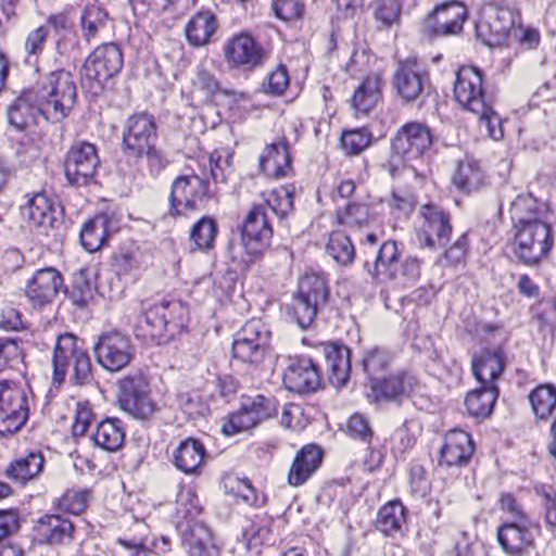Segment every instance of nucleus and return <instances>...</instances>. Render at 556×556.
<instances>
[{"instance_id": "338daca9", "label": "nucleus", "mask_w": 556, "mask_h": 556, "mask_svg": "<svg viewBox=\"0 0 556 556\" xmlns=\"http://www.w3.org/2000/svg\"><path fill=\"white\" fill-rule=\"evenodd\" d=\"M409 485L413 494L426 496L430 490L426 469L421 465H413L409 470Z\"/></svg>"}, {"instance_id": "a18cd8bd", "label": "nucleus", "mask_w": 556, "mask_h": 556, "mask_svg": "<svg viewBox=\"0 0 556 556\" xmlns=\"http://www.w3.org/2000/svg\"><path fill=\"white\" fill-rule=\"evenodd\" d=\"M218 233V225L214 218L203 216L190 230V242L194 249L208 252L214 249L215 240Z\"/></svg>"}, {"instance_id": "09e8293b", "label": "nucleus", "mask_w": 556, "mask_h": 556, "mask_svg": "<svg viewBox=\"0 0 556 556\" xmlns=\"http://www.w3.org/2000/svg\"><path fill=\"white\" fill-rule=\"evenodd\" d=\"M326 250L341 265L351 264L355 256V248L351 239L340 231L331 233Z\"/></svg>"}, {"instance_id": "72a5a7b5", "label": "nucleus", "mask_w": 556, "mask_h": 556, "mask_svg": "<svg viewBox=\"0 0 556 556\" xmlns=\"http://www.w3.org/2000/svg\"><path fill=\"white\" fill-rule=\"evenodd\" d=\"M205 456L204 445L195 439L182 441L174 453V464L177 469L187 473H199Z\"/></svg>"}, {"instance_id": "0e129e2a", "label": "nucleus", "mask_w": 556, "mask_h": 556, "mask_svg": "<svg viewBox=\"0 0 556 556\" xmlns=\"http://www.w3.org/2000/svg\"><path fill=\"white\" fill-rule=\"evenodd\" d=\"M94 418V414L92 412L91 405L89 402H78L76 404L74 424L72 427V433L74 437H83L87 432L90 427L92 420Z\"/></svg>"}, {"instance_id": "603ef678", "label": "nucleus", "mask_w": 556, "mask_h": 556, "mask_svg": "<svg viewBox=\"0 0 556 556\" xmlns=\"http://www.w3.org/2000/svg\"><path fill=\"white\" fill-rule=\"evenodd\" d=\"M337 219L340 225L362 228L369 222V207L366 203L349 202L344 210H338Z\"/></svg>"}, {"instance_id": "4c0bfd02", "label": "nucleus", "mask_w": 556, "mask_h": 556, "mask_svg": "<svg viewBox=\"0 0 556 556\" xmlns=\"http://www.w3.org/2000/svg\"><path fill=\"white\" fill-rule=\"evenodd\" d=\"M37 531L48 544L58 545L72 540L74 526L59 515H47L39 519Z\"/></svg>"}, {"instance_id": "774afa93", "label": "nucleus", "mask_w": 556, "mask_h": 556, "mask_svg": "<svg viewBox=\"0 0 556 556\" xmlns=\"http://www.w3.org/2000/svg\"><path fill=\"white\" fill-rule=\"evenodd\" d=\"M536 492L542 496L547 526L556 528V493L552 488L544 485L540 489L538 488Z\"/></svg>"}, {"instance_id": "4468645a", "label": "nucleus", "mask_w": 556, "mask_h": 556, "mask_svg": "<svg viewBox=\"0 0 556 556\" xmlns=\"http://www.w3.org/2000/svg\"><path fill=\"white\" fill-rule=\"evenodd\" d=\"M269 330L260 319H251L236 333L232 355L243 363L260 364L269 342Z\"/></svg>"}, {"instance_id": "4d7b16f0", "label": "nucleus", "mask_w": 556, "mask_h": 556, "mask_svg": "<svg viewBox=\"0 0 556 556\" xmlns=\"http://www.w3.org/2000/svg\"><path fill=\"white\" fill-rule=\"evenodd\" d=\"M94 294V287L89 280L87 271L80 270L75 275L70 299L76 306L85 307Z\"/></svg>"}, {"instance_id": "a19ab883", "label": "nucleus", "mask_w": 556, "mask_h": 556, "mask_svg": "<svg viewBox=\"0 0 556 556\" xmlns=\"http://www.w3.org/2000/svg\"><path fill=\"white\" fill-rule=\"evenodd\" d=\"M453 184L459 191L469 194L483 186L484 174L476 161L465 160L458 163Z\"/></svg>"}, {"instance_id": "aec40b11", "label": "nucleus", "mask_w": 556, "mask_h": 556, "mask_svg": "<svg viewBox=\"0 0 556 556\" xmlns=\"http://www.w3.org/2000/svg\"><path fill=\"white\" fill-rule=\"evenodd\" d=\"M224 55L230 68L244 71L262 65L265 60L263 47L247 33L229 38L224 46Z\"/></svg>"}, {"instance_id": "39448f33", "label": "nucleus", "mask_w": 556, "mask_h": 556, "mask_svg": "<svg viewBox=\"0 0 556 556\" xmlns=\"http://www.w3.org/2000/svg\"><path fill=\"white\" fill-rule=\"evenodd\" d=\"M328 300L326 279L318 274H306L299 281L288 314L301 329H307L316 315L327 306Z\"/></svg>"}, {"instance_id": "f704fd0d", "label": "nucleus", "mask_w": 556, "mask_h": 556, "mask_svg": "<svg viewBox=\"0 0 556 556\" xmlns=\"http://www.w3.org/2000/svg\"><path fill=\"white\" fill-rule=\"evenodd\" d=\"M382 79L378 74L368 75L354 91L352 108L356 114H368L381 100Z\"/></svg>"}, {"instance_id": "e2e57ef3", "label": "nucleus", "mask_w": 556, "mask_h": 556, "mask_svg": "<svg viewBox=\"0 0 556 556\" xmlns=\"http://www.w3.org/2000/svg\"><path fill=\"white\" fill-rule=\"evenodd\" d=\"M288 86V71L283 65H279L274 71L267 74L261 87L265 93L280 96L283 93Z\"/></svg>"}, {"instance_id": "f257e3e1", "label": "nucleus", "mask_w": 556, "mask_h": 556, "mask_svg": "<svg viewBox=\"0 0 556 556\" xmlns=\"http://www.w3.org/2000/svg\"><path fill=\"white\" fill-rule=\"evenodd\" d=\"M76 98L73 76L63 70L51 72L23 90L9 105V123L18 130L36 125L39 117L59 123L73 110Z\"/></svg>"}, {"instance_id": "13d9d810", "label": "nucleus", "mask_w": 556, "mask_h": 556, "mask_svg": "<svg viewBox=\"0 0 556 556\" xmlns=\"http://www.w3.org/2000/svg\"><path fill=\"white\" fill-rule=\"evenodd\" d=\"M192 86L201 91L207 100L212 99L220 90L219 81L204 63L197 67Z\"/></svg>"}, {"instance_id": "4be33fe9", "label": "nucleus", "mask_w": 556, "mask_h": 556, "mask_svg": "<svg viewBox=\"0 0 556 556\" xmlns=\"http://www.w3.org/2000/svg\"><path fill=\"white\" fill-rule=\"evenodd\" d=\"M428 84V75L416 60L407 59L397 63L392 77V86L403 103H414L422 94Z\"/></svg>"}, {"instance_id": "423d86ee", "label": "nucleus", "mask_w": 556, "mask_h": 556, "mask_svg": "<svg viewBox=\"0 0 556 556\" xmlns=\"http://www.w3.org/2000/svg\"><path fill=\"white\" fill-rule=\"evenodd\" d=\"M211 197L205 178L195 174L179 176L172 184L168 214L177 217L187 216L190 212L203 211Z\"/></svg>"}, {"instance_id": "a878e982", "label": "nucleus", "mask_w": 556, "mask_h": 556, "mask_svg": "<svg viewBox=\"0 0 556 556\" xmlns=\"http://www.w3.org/2000/svg\"><path fill=\"white\" fill-rule=\"evenodd\" d=\"M119 228V219L114 213H101L86 222L80 231V242L88 252L98 251L106 238Z\"/></svg>"}, {"instance_id": "6ab92c4d", "label": "nucleus", "mask_w": 556, "mask_h": 556, "mask_svg": "<svg viewBox=\"0 0 556 556\" xmlns=\"http://www.w3.org/2000/svg\"><path fill=\"white\" fill-rule=\"evenodd\" d=\"M454 97L459 105L471 112H483L492 101L483 88L482 73L473 66H462L456 73Z\"/></svg>"}, {"instance_id": "f03ea898", "label": "nucleus", "mask_w": 556, "mask_h": 556, "mask_svg": "<svg viewBox=\"0 0 556 556\" xmlns=\"http://www.w3.org/2000/svg\"><path fill=\"white\" fill-rule=\"evenodd\" d=\"M514 225V256L526 265L538 264L554 244L546 212L531 194H519L509 207Z\"/></svg>"}, {"instance_id": "5701e85b", "label": "nucleus", "mask_w": 556, "mask_h": 556, "mask_svg": "<svg viewBox=\"0 0 556 556\" xmlns=\"http://www.w3.org/2000/svg\"><path fill=\"white\" fill-rule=\"evenodd\" d=\"M273 229L265 205H255L247 215L242 227V244L250 256H256L269 244Z\"/></svg>"}, {"instance_id": "c85d7f7f", "label": "nucleus", "mask_w": 556, "mask_h": 556, "mask_svg": "<svg viewBox=\"0 0 556 556\" xmlns=\"http://www.w3.org/2000/svg\"><path fill=\"white\" fill-rule=\"evenodd\" d=\"M504 369V353L501 348L481 350L472 358V372L481 386L495 384Z\"/></svg>"}, {"instance_id": "20e7f679", "label": "nucleus", "mask_w": 556, "mask_h": 556, "mask_svg": "<svg viewBox=\"0 0 556 556\" xmlns=\"http://www.w3.org/2000/svg\"><path fill=\"white\" fill-rule=\"evenodd\" d=\"M52 383L60 387L72 367L71 381L76 386H86L92 381V366L87 351L78 338L71 333L60 334L53 351Z\"/></svg>"}, {"instance_id": "2eb2a0df", "label": "nucleus", "mask_w": 556, "mask_h": 556, "mask_svg": "<svg viewBox=\"0 0 556 556\" xmlns=\"http://www.w3.org/2000/svg\"><path fill=\"white\" fill-rule=\"evenodd\" d=\"M422 218L417 239L422 248H443L450 240L452 225L450 214L440 205L427 203L419 208Z\"/></svg>"}, {"instance_id": "5fc2aeb1", "label": "nucleus", "mask_w": 556, "mask_h": 556, "mask_svg": "<svg viewBox=\"0 0 556 556\" xmlns=\"http://www.w3.org/2000/svg\"><path fill=\"white\" fill-rule=\"evenodd\" d=\"M372 136L366 128L343 131L341 146L348 154H359L371 143Z\"/></svg>"}, {"instance_id": "b1692460", "label": "nucleus", "mask_w": 556, "mask_h": 556, "mask_svg": "<svg viewBox=\"0 0 556 556\" xmlns=\"http://www.w3.org/2000/svg\"><path fill=\"white\" fill-rule=\"evenodd\" d=\"M63 277L54 267H45L35 271L26 281L25 296L34 307L51 304L63 289Z\"/></svg>"}, {"instance_id": "f8f14e48", "label": "nucleus", "mask_w": 556, "mask_h": 556, "mask_svg": "<svg viewBox=\"0 0 556 556\" xmlns=\"http://www.w3.org/2000/svg\"><path fill=\"white\" fill-rule=\"evenodd\" d=\"M29 416L25 391L13 382L0 381V433H15Z\"/></svg>"}, {"instance_id": "cd10ccee", "label": "nucleus", "mask_w": 556, "mask_h": 556, "mask_svg": "<svg viewBox=\"0 0 556 556\" xmlns=\"http://www.w3.org/2000/svg\"><path fill=\"white\" fill-rule=\"evenodd\" d=\"M260 168L270 178H282L289 175L292 166L286 139L266 146L260 157Z\"/></svg>"}, {"instance_id": "79ce46f5", "label": "nucleus", "mask_w": 556, "mask_h": 556, "mask_svg": "<svg viewBox=\"0 0 556 556\" xmlns=\"http://www.w3.org/2000/svg\"><path fill=\"white\" fill-rule=\"evenodd\" d=\"M497 396L498 389L495 384H480V388L467 394L465 405L470 415L486 417L492 413Z\"/></svg>"}, {"instance_id": "864d4df0", "label": "nucleus", "mask_w": 556, "mask_h": 556, "mask_svg": "<svg viewBox=\"0 0 556 556\" xmlns=\"http://www.w3.org/2000/svg\"><path fill=\"white\" fill-rule=\"evenodd\" d=\"M417 0H380L376 10V18L386 27L399 23L401 9H412Z\"/></svg>"}, {"instance_id": "dca6fc26", "label": "nucleus", "mask_w": 556, "mask_h": 556, "mask_svg": "<svg viewBox=\"0 0 556 556\" xmlns=\"http://www.w3.org/2000/svg\"><path fill=\"white\" fill-rule=\"evenodd\" d=\"M93 350L99 365L112 372L126 367L135 354V348L130 339L118 331H109L101 334Z\"/></svg>"}, {"instance_id": "69168bd1", "label": "nucleus", "mask_w": 556, "mask_h": 556, "mask_svg": "<svg viewBox=\"0 0 556 556\" xmlns=\"http://www.w3.org/2000/svg\"><path fill=\"white\" fill-rule=\"evenodd\" d=\"M273 11L282 21H294L302 16L304 3L302 0H275Z\"/></svg>"}, {"instance_id": "ddd939ff", "label": "nucleus", "mask_w": 556, "mask_h": 556, "mask_svg": "<svg viewBox=\"0 0 556 556\" xmlns=\"http://www.w3.org/2000/svg\"><path fill=\"white\" fill-rule=\"evenodd\" d=\"M540 533V525L532 519L505 521L497 528V541L508 556H527Z\"/></svg>"}, {"instance_id": "3c124183", "label": "nucleus", "mask_w": 556, "mask_h": 556, "mask_svg": "<svg viewBox=\"0 0 556 556\" xmlns=\"http://www.w3.org/2000/svg\"><path fill=\"white\" fill-rule=\"evenodd\" d=\"M242 407L256 417L257 424L270 418L277 413V404L274 397L256 394L242 397Z\"/></svg>"}, {"instance_id": "58836bf2", "label": "nucleus", "mask_w": 556, "mask_h": 556, "mask_svg": "<svg viewBox=\"0 0 556 556\" xmlns=\"http://www.w3.org/2000/svg\"><path fill=\"white\" fill-rule=\"evenodd\" d=\"M401 252L395 241H386L379 249L371 275L380 280H393L400 271Z\"/></svg>"}, {"instance_id": "052dcab7", "label": "nucleus", "mask_w": 556, "mask_h": 556, "mask_svg": "<svg viewBox=\"0 0 556 556\" xmlns=\"http://www.w3.org/2000/svg\"><path fill=\"white\" fill-rule=\"evenodd\" d=\"M481 126H485L490 138L495 141L503 139L504 129L501 116L494 111L492 101L485 104L483 112H475Z\"/></svg>"}, {"instance_id": "9b49d317", "label": "nucleus", "mask_w": 556, "mask_h": 556, "mask_svg": "<svg viewBox=\"0 0 556 556\" xmlns=\"http://www.w3.org/2000/svg\"><path fill=\"white\" fill-rule=\"evenodd\" d=\"M184 306L180 302L162 301L146 309L139 317L138 328L143 331L144 337L160 339L166 332L173 334L175 330L182 327Z\"/></svg>"}, {"instance_id": "c03bdc74", "label": "nucleus", "mask_w": 556, "mask_h": 556, "mask_svg": "<svg viewBox=\"0 0 556 556\" xmlns=\"http://www.w3.org/2000/svg\"><path fill=\"white\" fill-rule=\"evenodd\" d=\"M406 523L405 507L400 502L383 505L377 519V529L383 534L393 536L403 532Z\"/></svg>"}, {"instance_id": "de8ad7c7", "label": "nucleus", "mask_w": 556, "mask_h": 556, "mask_svg": "<svg viewBox=\"0 0 556 556\" xmlns=\"http://www.w3.org/2000/svg\"><path fill=\"white\" fill-rule=\"evenodd\" d=\"M294 186L289 185L271 191L266 203V211L269 208L279 219H283L293 212Z\"/></svg>"}, {"instance_id": "393cba45", "label": "nucleus", "mask_w": 556, "mask_h": 556, "mask_svg": "<svg viewBox=\"0 0 556 556\" xmlns=\"http://www.w3.org/2000/svg\"><path fill=\"white\" fill-rule=\"evenodd\" d=\"M473 448L469 433L459 429L450 430L440 450L439 465L446 468L465 466L469 463Z\"/></svg>"}, {"instance_id": "c9c22d12", "label": "nucleus", "mask_w": 556, "mask_h": 556, "mask_svg": "<svg viewBox=\"0 0 556 556\" xmlns=\"http://www.w3.org/2000/svg\"><path fill=\"white\" fill-rule=\"evenodd\" d=\"M45 458L41 452L31 451L17 457L5 469V475L20 484L37 478L43 469Z\"/></svg>"}, {"instance_id": "ea45409f", "label": "nucleus", "mask_w": 556, "mask_h": 556, "mask_svg": "<svg viewBox=\"0 0 556 556\" xmlns=\"http://www.w3.org/2000/svg\"><path fill=\"white\" fill-rule=\"evenodd\" d=\"M22 215L34 227L52 226L54 208L51 200L43 192L33 194L22 207Z\"/></svg>"}, {"instance_id": "9d476101", "label": "nucleus", "mask_w": 556, "mask_h": 556, "mask_svg": "<svg viewBox=\"0 0 556 556\" xmlns=\"http://www.w3.org/2000/svg\"><path fill=\"white\" fill-rule=\"evenodd\" d=\"M517 14L501 3L483 5L480 18L476 23L477 36L488 46H501L505 42L516 23Z\"/></svg>"}, {"instance_id": "bf43d9fd", "label": "nucleus", "mask_w": 556, "mask_h": 556, "mask_svg": "<svg viewBox=\"0 0 556 556\" xmlns=\"http://www.w3.org/2000/svg\"><path fill=\"white\" fill-rule=\"evenodd\" d=\"M256 425V417L241 406L239 412L233 413L224 421L222 430L225 435L229 437L242 431H248Z\"/></svg>"}, {"instance_id": "680f3d73", "label": "nucleus", "mask_w": 556, "mask_h": 556, "mask_svg": "<svg viewBox=\"0 0 556 556\" xmlns=\"http://www.w3.org/2000/svg\"><path fill=\"white\" fill-rule=\"evenodd\" d=\"M231 153L227 150H214L210 155V168L212 179L218 182H226L231 163Z\"/></svg>"}, {"instance_id": "f3484780", "label": "nucleus", "mask_w": 556, "mask_h": 556, "mask_svg": "<svg viewBox=\"0 0 556 556\" xmlns=\"http://www.w3.org/2000/svg\"><path fill=\"white\" fill-rule=\"evenodd\" d=\"M282 381L286 389L291 392L312 393L321 386L320 369L311 357L288 356L285 358Z\"/></svg>"}, {"instance_id": "bb28decb", "label": "nucleus", "mask_w": 556, "mask_h": 556, "mask_svg": "<svg viewBox=\"0 0 556 556\" xmlns=\"http://www.w3.org/2000/svg\"><path fill=\"white\" fill-rule=\"evenodd\" d=\"M323 462V451L317 445L307 444L295 455L288 472L287 481L291 486H300L311 479Z\"/></svg>"}, {"instance_id": "7ed1b4c3", "label": "nucleus", "mask_w": 556, "mask_h": 556, "mask_svg": "<svg viewBox=\"0 0 556 556\" xmlns=\"http://www.w3.org/2000/svg\"><path fill=\"white\" fill-rule=\"evenodd\" d=\"M157 127L152 115L137 113L129 116L123 134V152L129 159L146 157L151 173L159 174L167 165L162 152L156 149Z\"/></svg>"}, {"instance_id": "c756f323", "label": "nucleus", "mask_w": 556, "mask_h": 556, "mask_svg": "<svg viewBox=\"0 0 556 556\" xmlns=\"http://www.w3.org/2000/svg\"><path fill=\"white\" fill-rule=\"evenodd\" d=\"M320 346L328 365L330 382L336 387L344 386L351 370L349 348L339 343H321Z\"/></svg>"}, {"instance_id": "8fccbe9b", "label": "nucleus", "mask_w": 556, "mask_h": 556, "mask_svg": "<svg viewBox=\"0 0 556 556\" xmlns=\"http://www.w3.org/2000/svg\"><path fill=\"white\" fill-rule=\"evenodd\" d=\"M391 359L392 355L386 349L374 348L365 353L362 359V366L370 381V384L374 380L379 379L378 375H380L390 365Z\"/></svg>"}, {"instance_id": "473e14b6", "label": "nucleus", "mask_w": 556, "mask_h": 556, "mask_svg": "<svg viewBox=\"0 0 556 556\" xmlns=\"http://www.w3.org/2000/svg\"><path fill=\"white\" fill-rule=\"evenodd\" d=\"M218 28L215 14L210 10H203L190 17L185 33L188 42L193 47H202L210 42Z\"/></svg>"}, {"instance_id": "49530a36", "label": "nucleus", "mask_w": 556, "mask_h": 556, "mask_svg": "<svg viewBox=\"0 0 556 556\" xmlns=\"http://www.w3.org/2000/svg\"><path fill=\"white\" fill-rule=\"evenodd\" d=\"M534 415L540 419L548 418L556 408V388L553 384H540L529 394Z\"/></svg>"}, {"instance_id": "0eeeda50", "label": "nucleus", "mask_w": 556, "mask_h": 556, "mask_svg": "<svg viewBox=\"0 0 556 556\" xmlns=\"http://www.w3.org/2000/svg\"><path fill=\"white\" fill-rule=\"evenodd\" d=\"M101 167L99 149L94 143L75 141L63 160V169L66 180L75 187H85L91 184Z\"/></svg>"}, {"instance_id": "1a4fd4ad", "label": "nucleus", "mask_w": 556, "mask_h": 556, "mask_svg": "<svg viewBox=\"0 0 556 556\" xmlns=\"http://www.w3.org/2000/svg\"><path fill=\"white\" fill-rule=\"evenodd\" d=\"M124 65L121 48L115 43H104L97 47L86 59L83 76L93 87L103 89L105 85L119 74Z\"/></svg>"}, {"instance_id": "412c9836", "label": "nucleus", "mask_w": 556, "mask_h": 556, "mask_svg": "<svg viewBox=\"0 0 556 556\" xmlns=\"http://www.w3.org/2000/svg\"><path fill=\"white\" fill-rule=\"evenodd\" d=\"M199 511L197 506L182 511L186 519L179 525L182 545L188 549L189 556H219V548L214 542L211 530L202 522L192 521Z\"/></svg>"}, {"instance_id": "a211bd4d", "label": "nucleus", "mask_w": 556, "mask_h": 556, "mask_svg": "<svg viewBox=\"0 0 556 556\" xmlns=\"http://www.w3.org/2000/svg\"><path fill=\"white\" fill-rule=\"evenodd\" d=\"M433 142L432 134L428 126L412 122L402 126L391 142L394 156L403 162L418 160L429 151Z\"/></svg>"}, {"instance_id": "7c9ffc66", "label": "nucleus", "mask_w": 556, "mask_h": 556, "mask_svg": "<svg viewBox=\"0 0 556 556\" xmlns=\"http://www.w3.org/2000/svg\"><path fill=\"white\" fill-rule=\"evenodd\" d=\"M433 14L435 22L433 31L435 35H457L463 29V24L467 16V9L463 3L453 1L435 7Z\"/></svg>"}, {"instance_id": "37998d69", "label": "nucleus", "mask_w": 556, "mask_h": 556, "mask_svg": "<svg viewBox=\"0 0 556 556\" xmlns=\"http://www.w3.org/2000/svg\"><path fill=\"white\" fill-rule=\"evenodd\" d=\"M108 25L109 15L105 10L96 4L85 7L80 16V31L87 42L98 39Z\"/></svg>"}, {"instance_id": "2f4dec72", "label": "nucleus", "mask_w": 556, "mask_h": 556, "mask_svg": "<svg viewBox=\"0 0 556 556\" xmlns=\"http://www.w3.org/2000/svg\"><path fill=\"white\" fill-rule=\"evenodd\" d=\"M414 377L401 371L383 379L374 380L370 384L376 401H397L406 396L413 389Z\"/></svg>"}, {"instance_id": "e433bc0d", "label": "nucleus", "mask_w": 556, "mask_h": 556, "mask_svg": "<svg viewBox=\"0 0 556 556\" xmlns=\"http://www.w3.org/2000/svg\"><path fill=\"white\" fill-rule=\"evenodd\" d=\"M91 440L97 447L103 451H118L125 441L123 422L117 418H106L102 420L92 432Z\"/></svg>"}, {"instance_id": "6e6552de", "label": "nucleus", "mask_w": 556, "mask_h": 556, "mask_svg": "<svg viewBox=\"0 0 556 556\" xmlns=\"http://www.w3.org/2000/svg\"><path fill=\"white\" fill-rule=\"evenodd\" d=\"M118 388V403L124 412L141 420L149 419L155 413L156 404L141 372L124 377L119 380Z\"/></svg>"}, {"instance_id": "6e6d98bb", "label": "nucleus", "mask_w": 556, "mask_h": 556, "mask_svg": "<svg viewBox=\"0 0 556 556\" xmlns=\"http://www.w3.org/2000/svg\"><path fill=\"white\" fill-rule=\"evenodd\" d=\"M90 498L88 490H67L58 500V508L62 511L79 515L85 510Z\"/></svg>"}]
</instances>
